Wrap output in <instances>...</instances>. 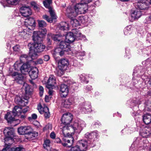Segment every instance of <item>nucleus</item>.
I'll return each instance as SVG.
<instances>
[{
  "instance_id": "nucleus-1",
  "label": "nucleus",
  "mask_w": 151,
  "mask_h": 151,
  "mask_svg": "<svg viewBox=\"0 0 151 151\" xmlns=\"http://www.w3.org/2000/svg\"><path fill=\"white\" fill-rule=\"evenodd\" d=\"M73 119V115L70 113H66L62 116L61 122L64 126L63 127L62 132L65 136L70 133V129L79 132L86 127V124L84 121L80 119L75 120L73 124L69 125Z\"/></svg>"
},
{
  "instance_id": "nucleus-2",
  "label": "nucleus",
  "mask_w": 151,
  "mask_h": 151,
  "mask_svg": "<svg viewBox=\"0 0 151 151\" xmlns=\"http://www.w3.org/2000/svg\"><path fill=\"white\" fill-rule=\"evenodd\" d=\"M99 133L97 131L91 133H86L85 137L88 139L87 141L84 139L79 140L78 142L81 149L86 150L89 147H93L96 145L95 142L97 140Z\"/></svg>"
},
{
  "instance_id": "nucleus-3",
  "label": "nucleus",
  "mask_w": 151,
  "mask_h": 151,
  "mask_svg": "<svg viewBox=\"0 0 151 151\" xmlns=\"http://www.w3.org/2000/svg\"><path fill=\"white\" fill-rule=\"evenodd\" d=\"M88 9L87 5L81 2L77 4L75 7L68 6L66 10V14L68 17H76L78 14H85Z\"/></svg>"
},
{
  "instance_id": "nucleus-4",
  "label": "nucleus",
  "mask_w": 151,
  "mask_h": 151,
  "mask_svg": "<svg viewBox=\"0 0 151 151\" xmlns=\"http://www.w3.org/2000/svg\"><path fill=\"white\" fill-rule=\"evenodd\" d=\"M147 1L146 0H140L134 4L136 9L132 11L131 12L132 21L137 19L141 16L142 14L140 10H145L148 8Z\"/></svg>"
},
{
  "instance_id": "nucleus-5",
  "label": "nucleus",
  "mask_w": 151,
  "mask_h": 151,
  "mask_svg": "<svg viewBox=\"0 0 151 151\" xmlns=\"http://www.w3.org/2000/svg\"><path fill=\"white\" fill-rule=\"evenodd\" d=\"M52 3V0H45L43 1V4L48 9V11L51 17H50L47 15H44L42 16V18L46 20L48 22L50 23L52 22L53 19H56L57 18L54 10L50 6Z\"/></svg>"
},
{
  "instance_id": "nucleus-6",
  "label": "nucleus",
  "mask_w": 151,
  "mask_h": 151,
  "mask_svg": "<svg viewBox=\"0 0 151 151\" xmlns=\"http://www.w3.org/2000/svg\"><path fill=\"white\" fill-rule=\"evenodd\" d=\"M4 133L5 136L4 143L9 146L13 142V137L14 136V129L13 128L6 127L4 130Z\"/></svg>"
},
{
  "instance_id": "nucleus-7",
  "label": "nucleus",
  "mask_w": 151,
  "mask_h": 151,
  "mask_svg": "<svg viewBox=\"0 0 151 151\" xmlns=\"http://www.w3.org/2000/svg\"><path fill=\"white\" fill-rule=\"evenodd\" d=\"M72 31V32H69L67 33L65 37V40L70 44L74 41L75 37H78L81 34L79 30L77 29H73Z\"/></svg>"
},
{
  "instance_id": "nucleus-8",
  "label": "nucleus",
  "mask_w": 151,
  "mask_h": 151,
  "mask_svg": "<svg viewBox=\"0 0 151 151\" xmlns=\"http://www.w3.org/2000/svg\"><path fill=\"white\" fill-rule=\"evenodd\" d=\"M10 75L14 79L15 82L19 84L25 83V78L22 74L16 72H14L10 73Z\"/></svg>"
},
{
  "instance_id": "nucleus-9",
  "label": "nucleus",
  "mask_w": 151,
  "mask_h": 151,
  "mask_svg": "<svg viewBox=\"0 0 151 151\" xmlns=\"http://www.w3.org/2000/svg\"><path fill=\"white\" fill-rule=\"evenodd\" d=\"M72 132H70L67 134V135L65 136L64 134V137L63 138V142H62V145L64 147H70L72 145L74 142V138L72 136L69 137L68 134Z\"/></svg>"
},
{
  "instance_id": "nucleus-10",
  "label": "nucleus",
  "mask_w": 151,
  "mask_h": 151,
  "mask_svg": "<svg viewBox=\"0 0 151 151\" xmlns=\"http://www.w3.org/2000/svg\"><path fill=\"white\" fill-rule=\"evenodd\" d=\"M39 29L40 30L41 29V31L39 32L34 31L33 32L32 37L34 41H41L42 40V36L40 34H41L42 35H44L47 33V30L44 27Z\"/></svg>"
},
{
  "instance_id": "nucleus-11",
  "label": "nucleus",
  "mask_w": 151,
  "mask_h": 151,
  "mask_svg": "<svg viewBox=\"0 0 151 151\" xmlns=\"http://www.w3.org/2000/svg\"><path fill=\"white\" fill-rule=\"evenodd\" d=\"M32 128L29 126H22L18 129V132L20 135L32 134Z\"/></svg>"
},
{
  "instance_id": "nucleus-12",
  "label": "nucleus",
  "mask_w": 151,
  "mask_h": 151,
  "mask_svg": "<svg viewBox=\"0 0 151 151\" xmlns=\"http://www.w3.org/2000/svg\"><path fill=\"white\" fill-rule=\"evenodd\" d=\"M79 109L85 113H87L91 111V103L88 101L85 102L81 104Z\"/></svg>"
},
{
  "instance_id": "nucleus-13",
  "label": "nucleus",
  "mask_w": 151,
  "mask_h": 151,
  "mask_svg": "<svg viewBox=\"0 0 151 151\" xmlns=\"http://www.w3.org/2000/svg\"><path fill=\"white\" fill-rule=\"evenodd\" d=\"M27 97L26 98L24 97H21L19 96H16L15 98V103L21 106H26L28 103Z\"/></svg>"
},
{
  "instance_id": "nucleus-14",
  "label": "nucleus",
  "mask_w": 151,
  "mask_h": 151,
  "mask_svg": "<svg viewBox=\"0 0 151 151\" xmlns=\"http://www.w3.org/2000/svg\"><path fill=\"white\" fill-rule=\"evenodd\" d=\"M39 111L41 114H44L45 117L46 118H49L50 113L48 108L47 106L42 107L41 105H39L37 107Z\"/></svg>"
},
{
  "instance_id": "nucleus-15",
  "label": "nucleus",
  "mask_w": 151,
  "mask_h": 151,
  "mask_svg": "<svg viewBox=\"0 0 151 151\" xmlns=\"http://www.w3.org/2000/svg\"><path fill=\"white\" fill-rule=\"evenodd\" d=\"M25 24L28 29L30 30H33L35 26V20L31 17L25 20Z\"/></svg>"
},
{
  "instance_id": "nucleus-16",
  "label": "nucleus",
  "mask_w": 151,
  "mask_h": 151,
  "mask_svg": "<svg viewBox=\"0 0 151 151\" xmlns=\"http://www.w3.org/2000/svg\"><path fill=\"white\" fill-rule=\"evenodd\" d=\"M37 41H35L36 42L35 43L32 47L34 48V51H36L37 52H41L44 51L45 46L42 43L37 42Z\"/></svg>"
},
{
  "instance_id": "nucleus-17",
  "label": "nucleus",
  "mask_w": 151,
  "mask_h": 151,
  "mask_svg": "<svg viewBox=\"0 0 151 151\" xmlns=\"http://www.w3.org/2000/svg\"><path fill=\"white\" fill-rule=\"evenodd\" d=\"M28 35L26 30L20 28L18 30V33L16 35V39L17 40H19V39H26Z\"/></svg>"
},
{
  "instance_id": "nucleus-18",
  "label": "nucleus",
  "mask_w": 151,
  "mask_h": 151,
  "mask_svg": "<svg viewBox=\"0 0 151 151\" xmlns=\"http://www.w3.org/2000/svg\"><path fill=\"white\" fill-rule=\"evenodd\" d=\"M75 99L74 97H70L63 100L62 102V105L66 108H69L70 106L75 103Z\"/></svg>"
},
{
  "instance_id": "nucleus-19",
  "label": "nucleus",
  "mask_w": 151,
  "mask_h": 151,
  "mask_svg": "<svg viewBox=\"0 0 151 151\" xmlns=\"http://www.w3.org/2000/svg\"><path fill=\"white\" fill-rule=\"evenodd\" d=\"M20 12L22 16L27 17L32 14L31 10L29 6H22L20 9Z\"/></svg>"
},
{
  "instance_id": "nucleus-20",
  "label": "nucleus",
  "mask_w": 151,
  "mask_h": 151,
  "mask_svg": "<svg viewBox=\"0 0 151 151\" xmlns=\"http://www.w3.org/2000/svg\"><path fill=\"white\" fill-rule=\"evenodd\" d=\"M139 134L143 137H148L151 134V128L145 127L142 129L140 131Z\"/></svg>"
},
{
  "instance_id": "nucleus-21",
  "label": "nucleus",
  "mask_w": 151,
  "mask_h": 151,
  "mask_svg": "<svg viewBox=\"0 0 151 151\" xmlns=\"http://www.w3.org/2000/svg\"><path fill=\"white\" fill-rule=\"evenodd\" d=\"M56 80L55 77L53 75H50L47 83L46 87L50 88L56 84Z\"/></svg>"
},
{
  "instance_id": "nucleus-22",
  "label": "nucleus",
  "mask_w": 151,
  "mask_h": 151,
  "mask_svg": "<svg viewBox=\"0 0 151 151\" xmlns=\"http://www.w3.org/2000/svg\"><path fill=\"white\" fill-rule=\"evenodd\" d=\"M19 1V0H6V1H0V2L4 7L11 6L17 4Z\"/></svg>"
},
{
  "instance_id": "nucleus-23",
  "label": "nucleus",
  "mask_w": 151,
  "mask_h": 151,
  "mask_svg": "<svg viewBox=\"0 0 151 151\" xmlns=\"http://www.w3.org/2000/svg\"><path fill=\"white\" fill-rule=\"evenodd\" d=\"M62 35H54L51 33L48 34L47 35V40L49 44L51 43V40H53L54 41L58 40L60 41V37H62Z\"/></svg>"
},
{
  "instance_id": "nucleus-24",
  "label": "nucleus",
  "mask_w": 151,
  "mask_h": 151,
  "mask_svg": "<svg viewBox=\"0 0 151 151\" xmlns=\"http://www.w3.org/2000/svg\"><path fill=\"white\" fill-rule=\"evenodd\" d=\"M68 65V61L67 59H61L59 61L58 67L61 70H64L66 69Z\"/></svg>"
},
{
  "instance_id": "nucleus-25",
  "label": "nucleus",
  "mask_w": 151,
  "mask_h": 151,
  "mask_svg": "<svg viewBox=\"0 0 151 151\" xmlns=\"http://www.w3.org/2000/svg\"><path fill=\"white\" fill-rule=\"evenodd\" d=\"M59 47L60 48L66 51H68L70 50V43L66 41L65 40L61 41L59 44Z\"/></svg>"
},
{
  "instance_id": "nucleus-26",
  "label": "nucleus",
  "mask_w": 151,
  "mask_h": 151,
  "mask_svg": "<svg viewBox=\"0 0 151 151\" xmlns=\"http://www.w3.org/2000/svg\"><path fill=\"white\" fill-rule=\"evenodd\" d=\"M60 91L61 96L63 97H66L68 93V86L65 84H61L60 86Z\"/></svg>"
},
{
  "instance_id": "nucleus-27",
  "label": "nucleus",
  "mask_w": 151,
  "mask_h": 151,
  "mask_svg": "<svg viewBox=\"0 0 151 151\" xmlns=\"http://www.w3.org/2000/svg\"><path fill=\"white\" fill-rule=\"evenodd\" d=\"M14 113L12 111L8 112L5 115V119L7 120L9 123H11L14 120Z\"/></svg>"
},
{
  "instance_id": "nucleus-28",
  "label": "nucleus",
  "mask_w": 151,
  "mask_h": 151,
  "mask_svg": "<svg viewBox=\"0 0 151 151\" xmlns=\"http://www.w3.org/2000/svg\"><path fill=\"white\" fill-rule=\"evenodd\" d=\"M22 90L24 91L27 96L31 95L32 92V89L27 83H25L22 87Z\"/></svg>"
},
{
  "instance_id": "nucleus-29",
  "label": "nucleus",
  "mask_w": 151,
  "mask_h": 151,
  "mask_svg": "<svg viewBox=\"0 0 151 151\" xmlns=\"http://www.w3.org/2000/svg\"><path fill=\"white\" fill-rule=\"evenodd\" d=\"M32 45L30 43H29L28 47L29 49V55L31 57L29 58H31L32 59L34 60L37 57V54L36 52V51L33 52V47L31 46Z\"/></svg>"
},
{
  "instance_id": "nucleus-30",
  "label": "nucleus",
  "mask_w": 151,
  "mask_h": 151,
  "mask_svg": "<svg viewBox=\"0 0 151 151\" xmlns=\"http://www.w3.org/2000/svg\"><path fill=\"white\" fill-rule=\"evenodd\" d=\"M22 108L18 106L14 107L12 112L15 116H19L22 114Z\"/></svg>"
},
{
  "instance_id": "nucleus-31",
  "label": "nucleus",
  "mask_w": 151,
  "mask_h": 151,
  "mask_svg": "<svg viewBox=\"0 0 151 151\" xmlns=\"http://www.w3.org/2000/svg\"><path fill=\"white\" fill-rule=\"evenodd\" d=\"M143 120L146 124H149L151 122V115L149 114H145L143 116Z\"/></svg>"
},
{
  "instance_id": "nucleus-32",
  "label": "nucleus",
  "mask_w": 151,
  "mask_h": 151,
  "mask_svg": "<svg viewBox=\"0 0 151 151\" xmlns=\"http://www.w3.org/2000/svg\"><path fill=\"white\" fill-rule=\"evenodd\" d=\"M29 66L28 64H24L21 66L20 70L21 72L24 74H26V73H28L29 70Z\"/></svg>"
},
{
  "instance_id": "nucleus-33",
  "label": "nucleus",
  "mask_w": 151,
  "mask_h": 151,
  "mask_svg": "<svg viewBox=\"0 0 151 151\" xmlns=\"http://www.w3.org/2000/svg\"><path fill=\"white\" fill-rule=\"evenodd\" d=\"M68 17L70 19V24L73 27H76L80 26V23L78 19L74 18L75 17Z\"/></svg>"
},
{
  "instance_id": "nucleus-34",
  "label": "nucleus",
  "mask_w": 151,
  "mask_h": 151,
  "mask_svg": "<svg viewBox=\"0 0 151 151\" xmlns=\"http://www.w3.org/2000/svg\"><path fill=\"white\" fill-rule=\"evenodd\" d=\"M37 69L35 68V70H32L29 72V76L32 80L35 79L38 77Z\"/></svg>"
},
{
  "instance_id": "nucleus-35",
  "label": "nucleus",
  "mask_w": 151,
  "mask_h": 151,
  "mask_svg": "<svg viewBox=\"0 0 151 151\" xmlns=\"http://www.w3.org/2000/svg\"><path fill=\"white\" fill-rule=\"evenodd\" d=\"M140 145H141L140 146V147H142V148L144 149L146 148L147 147L149 146V142L146 139L142 140Z\"/></svg>"
},
{
  "instance_id": "nucleus-36",
  "label": "nucleus",
  "mask_w": 151,
  "mask_h": 151,
  "mask_svg": "<svg viewBox=\"0 0 151 151\" xmlns=\"http://www.w3.org/2000/svg\"><path fill=\"white\" fill-rule=\"evenodd\" d=\"M132 32V26L129 25L125 27L124 31V33L125 35H128L131 34Z\"/></svg>"
},
{
  "instance_id": "nucleus-37",
  "label": "nucleus",
  "mask_w": 151,
  "mask_h": 151,
  "mask_svg": "<svg viewBox=\"0 0 151 151\" xmlns=\"http://www.w3.org/2000/svg\"><path fill=\"white\" fill-rule=\"evenodd\" d=\"M59 28L61 30H68L69 29V25L68 23L65 22H63L59 26Z\"/></svg>"
},
{
  "instance_id": "nucleus-38",
  "label": "nucleus",
  "mask_w": 151,
  "mask_h": 151,
  "mask_svg": "<svg viewBox=\"0 0 151 151\" xmlns=\"http://www.w3.org/2000/svg\"><path fill=\"white\" fill-rule=\"evenodd\" d=\"M142 140L141 139L140 137H137L135 139L134 141L133 144L132 145V146H139L140 147V146L141 145L140 144L141 143V142H140L142 141Z\"/></svg>"
},
{
  "instance_id": "nucleus-39",
  "label": "nucleus",
  "mask_w": 151,
  "mask_h": 151,
  "mask_svg": "<svg viewBox=\"0 0 151 151\" xmlns=\"http://www.w3.org/2000/svg\"><path fill=\"white\" fill-rule=\"evenodd\" d=\"M79 79L82 82H85L86 83L88 82V81L87 79V76L84 74L79 75Z\"/></svg>"
},
{
  "instance_id": "nucleus-40",
  "label": "nucleus",
  "mask_w": 151,
  "mask_h": 151,
  "mask_svg": "<svg viewBox=\"0 0 151 151\" xmlns=\"http://www.w3.org/2000/svg\"><path fill=\"white\" fill-rule=\"evenodd\" d=\"M39 27V28H44L47 26V24L43 20H37Z\"/></svg>"
},
{
  "instance_id": "nucleus-41",
  "label": "nucleus",
  "mask_w": 151,
  "mask_h": 151,
  "mask_svg": "<svg viewBox=\"0 0 151 151\" xmlns=\"http://www.w3.org/2000/svg\"><path fill=\"white\" fill-rule=\"evenodd\" d=\"M22 63L20 61L16 62L14 65V68L15 70H18L19 69H20Z\"/></svg>"
},
{
  "instance_id": "nucleus-42",
  "label": "nucleus",
  "mask_w": 151,
  "mask_h": 151,
  "mask_svg": "<svg viewBox=\"0 0 151 151\" xmlns=\"http://www.w3.org/2000/svg\"><path fill=\"white\" fill-rule=\"evenodd\" d=\"M30 57L26 54L22 55L20 57V61L22 63L25 62V61L27 60Z\"/></svg>"
},
{
  "instance_id": "nucleus-43",
  "label": "nucleus",
  "mask_w": 151,
  "mask_h": 151,
  "mask_svg": "<svg viewBox=\"0 0 151 151\" xmlns=\"http://www.w3.org/2000/svg\"><path fill=\"white\" fill-rule=\"evenodd\" d=\"M70 151H83V150L81 149L78 145H76L74 147H72Z\"/></svg>"
},
{
  "instance_id": "nucleus-44",
  "label": "nucleus",
  "mask_w": 151,
  "mask_h": 151,
  "mask_svg": "<svg viewBox=\"0 0 151 151\" xmlns=\"http://www.w3.org/2000/svg\"><path fill=\"white\" fill-rule=\"evenodd\" d=\"M85 51H83L82 52H78L76 54V56L78 59L82 60V58H81L80 57L83 56L85 55Z\"/></svg>"
},
{
  "instance_id": "nucleus-45",
  "label": "nucleus",
  "mask_w": 151,
  "mask_h": 151,
  "mask_svg": "<svg viewBox=\"0 0 151 151\" xmlns=\"http://www.w3.org/2000/svg\"><path fill=\"white\" fill-rule=\"evenodd\" d=\"M78 22L80 23V25L81 23L83 24L85 22V20L83 17L82 16H81L78 18Z\"/></svg>"
},
{
  "instance_id": "nucleus-46",
  "label": "nucleus",
  "mask_w": 151,
  "mask_h": 151,
  "mask_svg": "<svg viewBox=\"0 0 151 151\" xmlns=\"http://www.w3.org/2000/svg\"><path fill=\"white\" fill-rule=\"evenodd\" d=\"M73 65L75 67H80L83 65V64L82 63H80V62H78L77 60L74 61Z\"/></svg>"
},
{
  "instance_id": "nucleus-47",
  "label": "nucleus",
  "mask_w": 151,
  "mask_h": 151,
  "mask_svg": "<svg viewBox=\"0 0 151 151\" xmlns=\"http://www.w3.org/2000/svg\"><path fill=\"white\" fill-rule=\"evenodd\" d=\"M50 145V141L49 140H46L45 141L44 143L43 144V147L44 148H47V147H49Z\"/></svg>"
},
{
  "instance_id": "nucleus-48",
  "label": "nucleus",
  "mask_w": 151,
  "mask_h": 151,
  "mask_svg": "<svg viewBox=\"0 0 151 151\" xmlns=\"http://www.w3.org/2000/svg\"><path fill=\"white\" fill-rule=\"evenodd\" d=\"M59 48H57L55 49V52H57L56 53H59V54L60 56H62L64 55V51H64L62 50L60 51V52H57V51H59Z\"/></svg>"
},
{
  "instance_id": "nucleus-49",
  "label": "nucleus",
  "mask_w": 151,
  "mask_h": 151,
  "mask_svg": "<svg viewBox=\"0 0 151 151\" xmlns=\"http://www.w3.org/2000/svg\"><path fill=\"white\" fill-rule=\"evenodd\" d=\"M37 115L35 114H32L31 116L29 117L28 119L29 121H31L32 119H37Z\"/></svg>"
},
{
  "instance_id": "nucleus-50",
  "label": "nucleus",
  "mask_w": 151,
  "mask_h": 151,
  "mask_svg": "<svg viewBox=\"0 0 151 151\" xmlns=\"http://www.w3.org/2000/svg\"><path fill=\"white\" fill-rule=\"evenodd\" d=\"M15 151H24L25 149L21 146L17 147H15Z\"/></svg>"
},
{
  "instance_id": "nucleus-51",
  "label": "nucleus",
  "mask_w": 151,
  "mask_h": 151,
  "mask_svg": "<svg viewBox=\"0 0 151 151\" xmlns=\"http://www.w3.org/2000/svg\"><path fill=\"white\" fill-rule=\"evenodd\" d=\"M145 22L146 23H151V15L146 18L145 21Z\"/></svg>"
},
{
  "instance_id": "nucleus-52",
  "label": "nucleus",
  "mask_w": 151,
  "mask_h": 151,
  "mask_svg": "<svg viewBox=\"0 0 151 151\" xmlns=\"http://www.w3.org/2000/svg\"><path fill=\"white\" fill-rule=\"evenodd\" d=\"M13 49L15 52H19L20 50V46L18 45H17L13 47Z\"/></svg>"
},
{
  "instance_id": "nucleus-53",
  "label": "nucleus",
  "mask_w": 151,
  "mask_h": 151,
  "mask_svg": "<svg viewBox=\"0 0 151 151\" xmlns=\"http://www.w3.org/2000/svg\"><path fill=\"white\" fill-rule=\"evenodd\" d=\"M40 95L41 96H42L43 95V88L42 86H40L39 87Z\"/></svg>"
},
{
  "instance_id": "nucleus-54",
  "label": "nucleus",
  "mask_w": 151,
  "mask_h": 151,
  "mask_svg": "<svg viewBox=\"0 0 151 151\" xmlns=\"http://www.w3.org/2000/svg\"><path fill=\"white\" fill-rule=\"evenodd\" d=\"M5 147L2 149V151H7V150L9 148V147L11 145L9 146V145L7 144H6L5 143Z\"/></svg>"
},
{
  "instance_id": "nucleus-55",
  "label": "nucleus",
  "mask_w": 151,
  "mask_h": 151,
  "mask_svg": "<svg viewBox=\"0 0 151 151\" xmlns=\"http://www.w3.org/2000/svg\"><path fill=\"white\" fill-rule=\"evenodd\" d=\"M85 89L87 91H91L92 89V86L90 85L87 86L86 87Z\"/></svg>"
},
{
  "instance_id": "nucleus-56",
  "label": "nucleus",
  "mask_w": 151,
  "mask_h": 151,
  "mask_svg": "<svg viewBox=\"0 0 151 151\" xmlns=\"http://www.w3.org/2000/svg\"><path fill=\"white\" fill-rule=\"evenodd\" d=\"M55 142L57 143H61L62 144V142H63V141L62 142L59 138H57L55 139Z\"/></svg>"
},
{
  "instance_id": "nucleus-57",
  "label": "nucleus",
  "mask_w": 151,
  "mask_h": 151,
  "mask_svg": "<svg viewBox=\"0 0 151 151\" xmlns=\"http://www.w3.org/2000/svg\"><path fill=\"white\" fill-rule=\"evenodd\" d=\"M29 109V108L28 107H26L23 109H22V114H25L28 111Z\"/></svg>"
},
{
  "instance_id": "nucleus-58",
  "label": "nucleus",
  "mask_w": 151,
  "mask_h": 151,
  "mask_svg": "<svg viewBox=\"0 0 151 151\" xmlns=\"http://www.w3.org/2000/svg\"><path fill=\"white\" fill-rule=\"evenodd\" d=\"M50 58V57L48 55H46L44 56V59L45 61H48Z\"/></svg>"
},
{
  "instance_id": "nucleus-59",
  "label": "nucleus",
  "mask_w": 151,
  "mask_h": 151,
  "mask_svg": "<svg viewBox=\"0 0 151 151\" xmlns=\"http://www.w3.org/2000/svg\"><path fill=\"white\" fill-rule=\"evenodd\" d=\"M37 63L38 64H41L43 63V60L41 59H39L36 61Z\"/></svg>"
},
{
  "instance_id": "nucleus-60",
  "label": "nucleus",
  "mask_w": 151,
  "mask_h": 151,
  "mask_svg": "<svg viewBox=\"0 0 151 151\" xmlns=\"http://www.w3.org/2000/svg\"><path fill=\"white\" fill-rule=\"evenodd\" d=\"M50 137L52 139H55V133L52 132L50 134Z\"/></svg>"
},
{
  "instance_id": "nucleus-61",
  "label": "nucleus",
  "mask_w": 151,
  "mask_h": 151,
  "mask_svg": "<svg viewBox=\"0 0 151 151\" xmlns=\"http://www.w3.org/2000/svg\"><path fill=\"white\" fill-rule=\"evenodd\" d=\"M51 97H50L49 96H46L45 98V100L46 102H48Z\"/></svg>"
},
{
  "instance_id": "nucleus-62",
  "label": "nucleus",
  "mask_w": 151,
  "mask_h": 151,
  "mask_svg": "<svg viewBox=\"0 0 151 151\" xmlns=\"http://www.w3.org/2000/svg\"><path fill=\"white\" fill-rule=\"evenodd\" d=\"M3 68V64H0V74L2 73V70Z\"/></svg>"
},
{
  "instance_id": "nucleus-63",
  "label": "nucleus",
  "mask_w": 151,
  "mask_h": 151,
  "mask_svg": "<svg viewBox=\"0 0 151 151\" xmlns=\"http://www.w3.org/2000/svg\"><path fill=\"white\" fill-rule=\"evenodd\" d=\"M31 4L32 6H34L35 8H37V7L36 6V4L34 2H32L31 3Z\"/></svg>"
},
{
  "instance_id": "nucleus-64",
  "label": "nucleus",
  "mask_w": 151,
  "mask_h": 151,
  "mask_svg": "<svg viewBox=\"0 0 151 151\" xmlns=\"http://www.w3.org/2000/svg\"><path fill=\"white\" fill-rule=\"evenodd\" d=\"M9 151H15V147L9 148Z\"/></svg>"
}]
</instances>
